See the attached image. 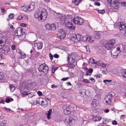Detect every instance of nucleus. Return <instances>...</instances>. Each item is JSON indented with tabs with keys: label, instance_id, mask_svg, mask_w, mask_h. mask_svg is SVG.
<instances>
[{
	"label": "nucleus",
	"instance_id": "1",
	"mask_svg": "<svg viewBox=\"0 0 126 126\" xmlns=\"http://www.w3.org/2000/svg\"><path fill=\"white\" fill-rule=\"evenodd\" d=\"M125 46L122 44H120L116 47H113L111 49V56L114 58H116L121 51L124 50Z\"/></svg>",
	"mask_w": 126,
	"mask_h": 126
},
{
	"label": "nucleus",
	"instance_id": "2",
	"mask_svg": "<svg viewBox=\"0 0 126 126\" xmlns=\"http://www.w3.org/2000/svg\"><path fill=\"white\" fill-rule=\"evenodd\" d=\"M80 37V35L79 34H72L70 35L69 38L71 43H75L79 42Z\"/></svg>",
	"mask_w": 126,
	"mask_h": 126
},
{
	"label": "nucleus",
	"instance_id": "3",
	"mask_svg": "<svg viewBox=\"0 0 126 126\" xmlns=\"http://www.w3.org/2000/svg\"><path fill=\"white\" fill-rule=\"evenodd\" d=\"M108 2L111 4V6L114 9H116L118 8L119 5V0H107Z\"/></svg>",
	"mask_w": 126,
	"mask_h": 126
},
{
	"label": "nucleus",
	"instance_id": "4",
	"mask_svg": "<svg viewBox=\"0 0 126 126\" xmlns=\"http://www.w3.org/2000/svg\"><path fill=\"white\" fill-rule=\"evenodd\" d=\"M54 16L62 23H64L67 19L66 16L62 15L60 13H56L54 14Z\"/></svg>",
	"mask_w": 126,
	"mask_h": 126
},
{
	"label": "nucleus",
	"instance_id": "5",
	"mask_svg": "<svg viewBox=\"0 0 126 126\" xmlns=\"http://www.w3.org/2000/svg\"><path fill=\"white\" fill-rule=\"evenodd\" d=\"M71 22H74V23L80 25L83 23V20L82 18L79 16H76L73 18L71 20Z\"/></svg>",
	"mask_w": 126,
	"mask_h": 126
},
{
	"label": "nucleus",
	"instance_id": "6",
	"mask_svg": "<svg viewBox=\"0 0 126 126\" xmlns=\"http://www.w3.org/2000/svg\"><path fill=\"white\" fill-rule=\"evenodd\" d=\"M58 24L57 23H54L51 24L47 23L46 24L45 27L47 30L54 31L56 29V26L57 27H58Z\"/></svg>",
	"mask_w": 126,
	"mask_h": 126
},
{
	"label": "nucleus",
	"instance_id": "7",
	"mask_svg": "<svg viewBox=\"0 0 126 126\" xmlns=\"http://www.w3.org/2000/svg\"><path fill=\"white\" fill-rule=\"evenodd\" d=\"M48 67L45 63L41 64L38 68V70L40 72H43L44 73H46L48 70Z\"/></svg>",
	"mask_w": 126,
	"mask_h": 126
},
{
	"label": "nucleus",
	"instance_id": "8",
	"mask_svg": "<svg viewBox=\"0 0 126 126\" xmlns=\"http://www.w3.org/2000/svg\"><path fill=\"white\" fill-rule=\"evenodd\" d=\"M66 33L64 30L61 29L58 32L57 36L60 40L63 39L65 37Z\"/></svg>",
	"mask_w": 126,
	"mask_h": 126
},
{
	"label": "nucleus",
	"instance_id": "9",
	"mask_svg": "<svg viewBox=\"0 0 126 126\" xmlns=\"http://www.w3.org/2000/svg\"><path fill=\"white\" fill-rule=\"evenodd\" d=\"M47 12L46 9L43 8L41 9V21L45 20L47 17Z\"/></svg>",
	"mask_w": 126,
	"mask_h": 126
},
{
	"label": "nucleus",
	"instance_id": "10",
	"mask_svg": "<svg viewBox=\"0 0 126 126\" xmlns=\"http://www.w3.org/2000/svg\"><path fill=\"white\" fill-rule=\"evenodd\" d=\"M75 56L73 54L68 55L67 59L69 64H73L75 62Z\"/></svg>",
	"mask_w": 126,
	"mask_h": 126
},
{
	"label": "nucleus",
	"instance_id": "11",
	"mask_svg": "<svg viewBox=\"0 0 126 126\" xmlns=\"http://www.w3.org/2000/svg\"><path fill=\"white\" fill-rule=\"evenodd\" d=\"M6 39L4 36L0 34V48H2L5 44Z\"/></svg>",
	"mask_w": 126,
	"mask_h": 126
},
{
	"label": "nucleus",
	"instance_id": "12",
	"mask_svg": "<svg viewBox=\"0 0 126 126\" xmlns=\"http://www.w3.org/2000/svg\"><path fill=\"white\" fill-rule=\"evenodd\" d=\"M80 41H81L84 42L88 41L91 43L93 42L94 41V40H92L90 37L89 36L85 35L82 37L80 35Z\"/></svg>",
	"mask_w": 126,
	"mask_h": 126
},
{
	"label": "nucleus",
	"instance_id": "13",
	"mask_svg": "<svg viewBox=\"0 0 126 126\" xmlns=\"http://www.w3.org/2000/svg\"><path fill=\"white\" fill-rule=\"evenodd\" d=\"M23 29L21 27H19L17 29V30L16 31V35L20 36L19 37V39H20V37H24V35H21L22 34Z\"/></svg>",
	"mask_w": 126,
	"mask_h": 126
},
{
	"label": "nucleus",
	"instance_id": "14",
	"mask_svg": "<svg viewBox=\"0 0 126 126\" xmlns=\"http://www.w3.org/2000/svg\"><path fill=\"white\" fill-rule=\"evenodd\" d=\"M73 120L72 117L69 116L67 118L64 119L63 121L65 124L67 126H68L72 124L71 123Z\"/></svg>",
	"mask_w": 126,
	"mask_h": 126
},
{
	"label": "nucleus",
	"instance_id": "15",
	"mask_svg": "<svg viewBox=\"0 0 126 126\" xmlns=\"http://www.w3.org/2000/svg\"><path fill=\"white\" fill-rule=\"evenodd\" d=\"M117 27L120 31L125 30L126 28V23L123 22L118 23Z\"/></svg>",
	"mask_w": 126,
	"mask_h": 126
},
{
	"label": "nucleus",
	"instance_id": "16",
	"mask_svg": "<svg viewBox=\"0 0 126 126\" xmlns=\"http://www.w3.org/2000/svg\"><path fill=\"white\" fill-rule=\"evenodd\" d=\"M65 26L67 28L71 30H74L75 29V26H74L70 22H67L65 24Z\"/></svg>",
	"mask_w": 126,
	"mask_h": 126
},
{
	"label": "nucleus",
	"instance_id": "17",
	"mask_svg": "<svg viewBox=\"0 0 126 126\" xmlns=\"http://www.w3.org/2000/svg\"><path fill=\"white\" fill-rule=\"evenodd\" d=\"M112 99L109 96H106L105 98V102L108 105H112L113 103L111 101Z\"/></svg>",
	"mask_w": 126,
	"mask_h": 126
},
{
	"label": "nucleus",
	"instance_id": "18",
	"mask_svg": "<svg viewBox=\"0 0 126 126\" xmlns=\"http://www.w3.org/2000/svg\"><path fill=\"white\" fill-rule=\"evenodd\" d=\"M63 108L65 113L66 114L67 113L70 114L71 113V111H69V108L68 105L66 104L64 105Z\"/></svg>",
	"mask_w": 126,
	"mask_h": 126
},
{
	"label": "nucleus",
	"instance_id": "19",
	"mask_svg": "<svg viewBox=\"0 0 126 126\" xmlns=\"http://www.w3.org/2000/svg\"><path fill=\"white\" fill-rule=\"evenodd\" d=\"M41 10L37 11L34 14V17L39 20H41Z\"/></svg>",
	"mask_w": 126,
	"mask_h": 126
},
{
	"label": "nucleus",
	"instance_id": "20",
	"mask_svg": "<svg viewBox=\"0 0 126 126\" xmlns=\"http://www.w3.org/2000/svg\"><path fill=\"white\" fill-rule=\"evenodd\" d=\"M97 65H100L101 67L103 68H106L107 66L104 63H100V61H96V62L95 61V66Z\"/></svg>",
	"mask_w": 126,
	"mask_h": 126
},
{
	"label": "nucleus",
	"instance_id": "21",
	"mask_svg": "<svg viewBox=\"0 0 126 126\" xmlns=\"http://www.w3.org/2000/svg\"><path fill=\"white\" fill-rule=\"evenodd\" d=\"M29 10V11H31L33 10L34 8V4L33 2H31L30 5L28 6Z\"/></svg>",
	"mask_w": 126,
	"mask_h": 126
},
{
	"label": "nucleus",
	"instance_id": "22",
	"mask_svg": "<svg viewBox=\"0 0 126 126\" xmlns=\"http://www.w3.org/2000/svg\"><path fill=\"white\" fill-rule=\"evenodd\" d=\"M34 46L36 47L38 49L42 48V44L40 43H37L34 44Z\"/></svg>",
	"mask_w": 126,
	"mask_h": 126
},
{
	"label": "nucleus",
	"instance_id": "23",
	"mask_svg": "<svg viewBox=\"0 0 126 126\" xmlns=\"http://www.w3.org/2000/svg\"><path fill=\"white\" fill-rule=\"evenodd\" d=\"M112 46L110 44L108 43V41L105 44V47L106 49L107 50H110L112 48Z\"/></svg>",
	"mask_w": 126,
	"mask_h": 126
},
{
	"label": "nucleus",
	"instance_id": "24",
	"mask_svg": "<svg viewBox=\"0 0 126 126\" xmlns=\"http://www.w3.org/2000/svg\"><path fill=\"white\" fill-rule=\"evenodd\" d=\"M41 102V105L43 107H45L47 105V101L46 99H42Z\"/></svg>",
	"mask_w": 126,
	"mask_h": 126
},
{
	"label": "nucleus",
	"instance_id": "25",
	"mask_svg": "<svg viewBox=\"0 0 126 126\" xmlns=\"http://www.w3.org/2000/svg\"><path fill=\"white\" fill-rule=\"evenodd\" d=\"M105 69L108 72L110 73V72H111V70H112V68L111 65H107Z\"/></svg>",
	"mask_w": 126,
	"mask_h": 126
},
{
	"label": "nucleus",
	"instance_id": "26",
	"mask_svg": "<svg viewBox=\"0 0 126 126\" xmlns=\"http://www.w3.org/2000/svg\"><path fill=\"white\" fill-rule=\"evenodd\" d=\"M96 95L95 96H96L98 99L100 98L101 95L102 94V92L98 90L96 92Z\"/></svg>",
	"mask_w": 126,
	"mask_h": 126
},
{
	"label": "nucleus",
	"instance_id": "27",
	"mask_svg": "<svg viewBox=\"0 0 126 126\" xmlns=\"http://www.w3.org/2000/svg\"><path fill=\"white\" fill-rule=\"evenodd\" d=\"M50 2V0H44L43 3H42V5L44 7L47 6L48 3Z\"/></svg>",
	"mask_w": 126,
	"mask_h": 126
},
{
	"label": "nucleus",
	"instance_id": "28",
	"mask_svg": "<svg viewBox=\"0 0 126 126\" xmlns=\"http://www.w3.org/2000/svg\"><path fill=\"white\" fill-rule=\"evenodd\" d=\"M101 36V34L97 32H95V38L97 39H99L100 37Z\"/></svg>",
	"mask_w": 126,
	"mask_h": 126
},
{
	"label": "nucleus",
	"instance_id": "29",
	"mask_svg": "<svg viewBox=\"0 0 126 126\" xmlns=\"http://www.w3.org/2000/svg\"><path fill=\"white\" fill-rule=\"evenodd\" d=\"M82 0H72V2L73 3H74L75 4V5L77 6Z\"/></svg>",
	"mask_w": 126,
	"mask_h": 126
},
{
	"label": "nucleus",
	"instance_id": "30",
	"mask_svg": "<svg viewBox=\"0 0 126 126\" xmlns=\"http://www.w3.org/2000/svg\"><path fill=\"white\" fill-rule=\"evenodd\" d=\"M21 9L23 11L25 12L29 11V10L28 6H24L21 7Z\"/></svg>",
	"mask_w": 126,
	"mask_h": 126
},
{
	"label": "nucleus",
	"instance_id": "31",
	"mask_svg": "<svg viewBox=\"0 0 126 126\" xmlns=\"http://www.w3.org/2000/svg\"><path fill=\"white\" fill-rule=\"evenodd\" d=\"M14 15L13 14L10 13L8 16V17L7 18V20H10L13 18L14 16Z\"/></svg>",
	"mask_w": 126,
	"mask_h": 126
},
{
	"label": "nucleus",
	"instance_id": "32",
	"mask_svg": "<svg viewBox=\"0 0 126 126\" xmlns=\"http://www.w3.org/2000/svg\"><path fill=\"white\" fill-rule=\"evenodd\" d=\"M52 111V109H49V111H48V113L47 114V118L48 119H49L50 118V116L51 115Z\"/></svg>",
	"mask_w": 126,
	"mask_h": 126
},
{
	"label": "nucleus",
	"instance_id": "33",
	"mask_svg": "<svg viewBox=\"0 0 126 126\" xmlns=\"http://www.w3.org/2000/svg\"><path fill=\"white\" fill-rule=\"evenodd\" d=\"M115 43V41L114 39H112L108 41V43L110 44L112 46Z\"/></svg>",
	"mask_w": 126,
	"mask_h": 126
},
{
	"label": "nucleus",
	"instance_id": "34",
	"mask_svg": "<svg viewBox=\"0 0 126 126\" xmlns=\"http://www.w3.org/2000/svg\"><path fill=\"white\" fill-rule=\"evenodd\" d=\"M102 117H101L95 116V122L100 121Z\"/></svg>",
	"mask_w": 126,
	"mask_h": 126
},
{
	"label": "nucleus",
	"instance_id": "35",
	"mask_svg": "<svg viewBox=\"0 0 126 126\" xmlns=\"http://www.w3.org/2000/svg\"><path fill=\"white\" fill-rule=\"evenodd\" d=\"M73 18L72 17V16L71 15H67V16H66V18H67L66 21L70 20L71 21V20Z\"/></svg>",
	"mask_w": 126,
	"mask_h": 126
},
{
	"label": "nucleus",
	"instance_id": "36",
	"mask_svg": "<svg viewBox=\"0 0 126 126\" xmlns=\"http://www.w3.org/2000/svg\"><path fill=\"white\" fill-rule=\"evenodd\" d=\"M9 88L11 91L12 92H13L15 89V87L14 86L11 85H10Z\"/></svg>",
	"mask_w": 126,
	"mask_h": 126
},
{
	"label": "nucleus",
	"instance_id": "37",
	"mask_svg": "<svg viewBox=\"0 0 126 126\" xmlns=\"http://www.w3.org/2000/svg\"><path fill=\"white\" fill-rule=\"evenodd\" d=\"M13 100L12 98H6L5 99V102L7 103H9L11 101H13Z\"/></svg>",
	"mask_w": 126,
	"mask_h": 126
},
{
	"label": "nucleus",
	"instance_id": "38",
	"mask_svg": "<svg viewBox=\"0 0 126 126\" xmlns=\"http://www.w3.org/2000/svg\"><path fill=\"white\" fill-rule=\"evenodd\" d=\"M115 95V93L113 92H111L109 93L108 95L107 96H109L111 97V98L112 99V97L113 96Z\"/></svg>",
	"mask_w": 126,
	"mask_h": 126
},
{
	"label": "nucleus",
	"instance_id": "39",
	"mask_svg": "<svg viewBox=\"0 0 126 126\" xmlns=\"http://www.w3.org/2000/svg\"><path fill=\"white\" fill-rule=\"evenodd\" d=\"M95 106L96 107L97 109L99 108V102L97 100L95 99Z\"/></svg>",
	"mask_w": 126,
	"mask_h": 126
},
{
	"label": "nucleus",
	"instance_id": "40",
	"mask_svg": "<svg viewBox=\"0 0 126 126\" xmlns=\"http://www.w3.org/2000/svg\"><path fill=\"white\" fill-rule=\"evenodd\" d=\"M122 75L123 77L126 78V69L122 72Z\"/></svg>",
	"mask_w": 126,
	"mask_h": 126
},
{
	"label": "nucleus",
	"instance_id": "41",
	"mask_svg": "<svg viewBox=\"0 0 126 126\" xmlns=\"http://www.w3.org/2000/svg\"><path fill=\"white\" fill-rule=\"evenodd\" d=\"M20 54H21V55L19 56L20 58L23 59L26 57V55L24 53L21 52Z\"/></svg>",
	"mask_w": 126,
	"mask_h": 126
},
{
	"label": "nucleus",
	"instance_id": "42",
	"mask_svg": "<svg viewBox=\"0 0 126 126\" xmlns=\"http://www.w3.org/2000/svg\"><path fill=\"white\" fill-rule=\"evenodd\" d=\"M88 62L90 64H93L94 63V59L92 58H90Z\"/></svg>",
	"mask_w": 126,
	"mask_h": 126
},
{
	"label": "nucleus",
	"instance_id": "43",
	"mask_svg": "<svg viewBox=\"0 0 126 126\" xmlns=\"http://www.w3.org/2000/svg\"><path fill=\"white\" fill-rule=\"evenodd\" d=\"M52 72L53 73H54L55 71L56 70L57 68L54 65H53L52 66Z\"/></svg>",
	"mask_w": 126,
	"mask_h": 126
},
{
	"label": "nucleus",
	"instance_id": "44",
	"mask_svg": "<svg viewBox=\"0 0 126 126\" xmlns=\"http://www.w3.org/2000/svg\"><path fill=\"white\" fill-rule=\"evenodd\" d=\"M117 72V71L116 69L112 70L111 72H110V73H111L112 74H116Z\"/></svg>",
	"mask_w": 126,
	"mask_h": 126
},
{
	"label": "nucleus",
	"instance_id": "45",
	"mask_svg": "<svg viewBox=\"0 0 126 126\" xmlns=\"http://www.w3.org/2000/svg\"><path fill=\"white\" fill-rule=\"evenodd\" d=\"M94 102L93 101V102L91 103V109L92 110H94Z\"/></svg>",
	"mask_w": 126,
	"mask_h": 126
},
{
	"label": "nucleus",
	"instance_id": "46",
	"mask_svg": "<svg viewBox=\"0 0 126 126\" xmlns=\"http://www.w3.org/2000/svg\"><path fill=\"white\" fill-rule=\"evenodd\" d=\"M96 76L97 78H101L102 77V75L101 74L98 73L96 75Z\"/></svg>",
	"mask_w": 126,
	"mask_h": 126
},
{
	"label": "nucleus",
	"instance_id": "47",
	"mask_svg": "<svg viewBox=\"0 0 126 126\" xmlns=\"http://www.w3.org/2000/svg\"><path fill=\"white\" fill-rule=\"evenodd\" d=\"M9 28L12 29L14 30L15 29V28L10 23H9L8 25Z\"/></svg>",
	"mask_w": 126,
	"mask_h": 126
},
{
	"label": "nucleus",
	"instance_id": "48",
	"mask_svg": "<svg viewBox=\"0 0 126 126\" xmlns=\"http://www.w3.org/2000/svg\"><path fill=\"white\" fill-rule=\"evenodd\" d=\"M97 11L98 13L100 14H103L105 12V10H97Z\"/></svg>",
	"mask_w": 126,
	"mask_h": 126
},
{
	"label": "nucleus",
	"instance_id": "49",
	"mask_svg": "<svg viewBox=\"0 0 126 126\" xmlns=\"http://www.w3.org/2000/svg\"><path fill=\"white\" fill-rule=\"evenodd\" d=\"M111 81L112 80H111L105 79L103 80V82L104 83H105L107 82H111Z\"/></svg>",
	"mask_w": 126,
	"mask_h": 126
},
{
	"label": "nucleus",
	"instance_id": "50",
	"mask_svg": "<svg viewBox=\"0 0 126 126\" xmlns=\"http://www.w3.org/2000/svg\"><path fill=\"white\" fill-rule=\"evenodd\" d=\"M28 97L30 98H31L34 95L33 94H32L31 93H30L28 94Z\"/></svg>",
	"mask_w": 126,
	"mask_h": 126
},
{
	"label": "nucleus",
	"instance_id": "51",
	"mask_svg": "<svg viewBox=\"0 0 126 126\" xmlns=\"http://www.w3.org/2000/svg\"><path fill=\"white\" fill-rule=\"evenodd\" d=\"M22 18V16L21 15H19L17 17V19L19 20H21V19Z\"/></svg>",
	"mask_w": 126,
	"mask_h": 126
},
{
	"label": "nucleus",
	"instance_id": "52",
	"mask_svg": "<svg viewBox=\"0 0 126 126\" xmlns=\"http://www.w3.org/2000/svg\"><path fill=\"white\" fill-rule=\"evenodd\" d=\"M20 26L21 27H25L27 26L26 24L24 23H22L20 24Z\"/></svg>",
	"mask_w": 126,
	"mask_h": 126
},
{
	"label": "nucleus",
	"instance_id": "53",
	"mask_svg": "<svg viewBox=\"0 0 126 126\" xmlns=\"http://www.w3.org/2000/svg\"><path fill=\"white\" fill-rule=\"evenodd\" d=\"M28 93L25 91H24L21 94L22 96L27 95L28 94Z\"/></svg>",
	"mask_w": 126,
	"mask_h": 126
},
{
	"label": "nucleus",
	"instance_id": "54",
	"mask_svg": "<svg viewBox=\"0 0 126 126\" xmlns=\"http://www.w3.org/2000/svg\"><path fill=\"white\" fill-rule=\"evenodd\" d=\"M83 82L85 83H89L90 82V81L88 79H83Z\"/></svg>",
	"mask_w": 126,
	"mask_h": 126
},
{
	"label": "nucleus",
	"instance_id": "55",
	"mask_svg": "<svg viewBox=\"0 0 126 126\" xmlns=\"http://www.w3.org/2000/svg\"><path fill=\"white\" fill-rule=\"evenodd\" d=\"M100 4L99 2L97 1H95V5L100 6Z\"/></svg>",
	"mask_w": 126,
	"mask_h": 126
},
{
	"label": "nucleus",
	"instance_id": "56",
	"mask_svg": "<svg viewBox=\"0 0 126 126\" xmlns=\"http://www.w3.org/2000/svg\"><path fill=\"white\" fill-rule=\"evenodd\" d=\"M4 108L5 110L8 112H9L10 111H12V110H11L10 109L7 108L5 107Z\"/></svg>",
	"mask_w": 126,
	"mask_h": 126
},
{
	"label": "nucleus",
	"instance_id": "57",
	"mask_svg": "<svg viewBox=\"0 0 126 126\" xmlns=\"http://www.w3.org/2000/svg\"><path fill=\"white\" fill-rule=\"evenodd\" d=\"M93 71V69L89 68L88 70V72L89 73H91Z\"/></svg>",
	"mask_w": 126,
	"mask_h": 126
},
{
	"label": "nucleus",
	"instance_id": "58",
	"mask_svg": "<svg viewBox=\"0 0 126 126\" xmlns=\"http://www.w3.org/2000/svg\"><path fill=\"white\" fill-rule=\"evenodd\" d=\"M4 76L3 75L0 74V80L3 79H4Z\"/></svg>",
	"mask_w": 126,
	"mask_h": 126
},
{
	"label": "nucleus",
	"instance_id": "59",
	"mask_svg": "<svg viewBox=\"0 0 126 126\" xmlns=\"http://www.w3.org/2000/svg\"><path fill=\"white\" fill-rule=\"evenodd\" d=\"M11 48L12 50H14L15 49L16 47L14 45H12L11 46Z\"/></svg>",
	"mask_w": 126,
	"mask_h": 126
},
{
	"label": "nucleus",
	"instance_id": "60",
	"mask_svg": "<svg viewBox=\"0 0 126 126\" xmlns=\"http://www.w3.org/2000/svg\"><path fill=\"white\" fill-rule=\"evenodd\" d=\"M69 78V77H66L65 78H63L62 79H61V80L65 81L67 80Z\"/></svg>",
	"mask_w": 126,
	"mask_h": 126
},
{
	"label": "nucleus",
	"instance_id": "61",
	"mask_svg": "<svg viewBox=\"0 0 126 126\" xmlns=\"http://www.w3.org/2000/svg\"><path fill=\"white\" fill-rule=\"evenodd\" d=\"M49 56L51 60H52L53 59V56L52 55L51 53H50L49 54Z\"/></svg>",
	"mask_w": 126,
	"mask_h": 126
},
{
	"label": "nucleus",
	"instance_id": "62",
	"mask_svg": "<svg viewBox=\"0 0 126 126\" xmlns=\"http://www.w3.org/2000/svg\"><path fill=\"white\" fill-rule=\"evenodd\" d=\"M7 122V121L6 120H3L1 122V123L2 124H3L4 125H5Z\"/></svg>",
	"mask_w": 126,
	"mask_h": 126
},
{
	"label": "nucleus",
	"instance_id": "63",
	"mask_svg": "<svg viewBox=\"0 0 126 126\" xmlns=\"http://www.w3.org/2000/svg\"><path fill=\"white\" fill-rule=\"evenodd\" d=\"M16 51L17 53L20 54L21 53V50L17 48L16 49Z\"/></svg>",
	"mask_w": 126,
	"mask_h": 126
},
{
	"label": "nucleus",
	"instance_id": "64",
	"mask_svg": "<svg viewBox=\"0 0 126 126\" xmlns=\"http://www.w3.org/2000/svg\"><path fill=\"white\" fill-rule=\"evenodd\" d=\"M53 56L55 58H58L59 57V56L57 54H55Z\"/></svg>",
	"mask_w": 126,
	"mask_h": 126
}]
</instances>
